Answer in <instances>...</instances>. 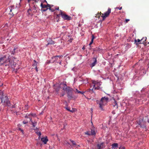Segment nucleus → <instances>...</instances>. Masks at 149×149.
I'll return each instance as SVG.
<instances>
[{
  "label": "nucleus",
  "instance_id": "1",
  "mask_svg": "<svg viewBox=\"0 0 149 149\" xmlns=\"http://www.w3.org/2000/svg\"><path fill=\"white\" fill-rule=\"evenodd\" d=\"M3 92L1 90L0 91V104L3 103H3L4 105L8 106L10 107L14 108L15 107L13 105L11 106L10 102L7 96L3 95Z\"/></svg>",
  "mask_w": 149,
  "mask_h": 149
},
{
  "label": "nucleus",
  "instance_id": "2",
  "mask_svg": "<svg viewBox=\"0 0 149 149\" xmlns=\"http://www.w3.org/2000/svg\"><path fill=\"white\" fill-rule=\"evenodd\" d=\"M61 85L63 86V90L67 92V96L68 98L70 99L72 98H73L72 93L74 91L73 89L69 86H67L65 84H61Z\"/></svg>",
  "mask_w": 149,
  "mask_h": 149
},
{
  "label": "nucleus",
  "instance_id": "3",
  "mask_svg": "<svg viewBox=\"0 0 149 149\" xmlns=\"http://www.w3.org/2000/svg\"><path fill=\"white\" fill-rule=\"evenodd\" d=\"M109 98L105 97H102L100 100L97 102L99 104V107L102 110H103V107L108 102Z\"/></svg>",
  "mask_w": 149,
  "mask_h": 149
},
{
  "label": "nucleus",
  "instance_id": "4",
  "mask_svg": "<svg viewBox=\"0 0 149 149\" xmlns=\"http://www.w3.org/2000/svg\"><path fill=\"white\" fill-rule=\"evenodd\" d=\"M60 15L64 20H69L71 19V17L65 14L64 12H62L61 10H60Z\"/></svg>",
  "mask_w": 149,
  "mask_h": 149
},
{
  "label": "nucleus",
  "instance_id": "5",
  "mask_svg": "<svg viewBox=\"0 0 149 149\" xmlns=\"http://www.w3.org/2000/svg\"><path fill=\"white\" fill-rule=\"evenodd\" d=\"M92 83L94 84L93 87L95 88V89H99L100 88L99 86L101 85L102 82L101 81H92Z\"/></svg>",
  "mask_w": 149,
  "mask_h": 149
},
{
  "label": "nucleus",
  "instance_id": "6",
  "mask_svg": "<svg viewBox=\"0 0 149 149\" xmlns=\"http://www.w3.org/2000/svg\"><path fill=\"white\" fill-rule=\"evenodd\" d=\"M62 56H54L52 58V59L50 60V61H52V62L54 63V62H56L58 63V62L57 61L59 60H61L63 57Z\"/></svg>",
  "mask_w": 149,
  "mask_h": 149
},
{
  "label": "nucleus",
  "instance_id": "7",
  "mask_svg": "<svg viewBox=\"0 0 149 149\" xmlns=\"http://www.w3.org/2000/svg\"><path fill=\"white\" fill-rule=\"evenodd\" d=\"M111 11V9L110 8H109L107 11L106 13H105L104 14H101V12H100V13L101 14H102V15L101 16L103 18L102 20H104V19L106 18V17H108L109 14L110 13Z\"/></svg>",
  "mask_w": 149,
  "mask_h": 149
},
{
  "label": "nucleus",
  "instance_id": "8",
  "mask_svg": "<svg viewBox=\"0 0 149 149\" xmlns=\"http://www.w3.org/2000/svg\"><path fill=\"white\" fill-rule=\"evenodd\" d=\"M146 38L145 39L144 38H143L141 40L139 39H138L137 40L135 39L134 40V43L136 45L140 44L143 43L144 42L146 41Z\"/></svg>",
  "mask_w": 149,
  "mask_h": 149
},
{
  "label": "nucleus",
  "instance_id": "9",
  "mask_svg": "<svg viewBox=\"0 0 149 149\" xmlns=\"http://www.w3.org/2000/svg\"><path fill=\"white\" fill-rule=\"evenodd\" d=\"M7 62V58L6 56L0 58V65H3L4 63Z\"/></svg>",
  "mask_w": 149,
  "mask_h": 149
},
{
  "label": "nucleus",
  "instance_id": "10",
  "mask_svg": "<svg viewBox=\"0 0 149 149\" xmlns=\"http://www.w3.org/2000/svg\"><path fill=\"white\" fill-rule=\"evenodd\" d=\"M91 61H92V62L90 64V66L93 67L97 63V61L96 58L95 57L93 58L91 60Z\"/></svg>",
  "mask_w": 149,
  "mask_h": 149
},
{
  "label": "nucleus",
  "instance_id": "11",
  "mask_svg": "<svg viewBox=\"0 0 149 149\" xmlns=\"http://www.w3.org/2000/svg\"><path fill=\"white\" fill-rule=\"evenodd\" d=\"M25 117L26 118H27L29 117L30 118V121H31L33 118H36V116L35 114L31 113L29 115H28V116L26 115Z\"/></svg>",
  "mask_w": 149,
  "mask_h": 149
},
{
  "label": "nucleus",
  "instance_id": "12",
  "mask_svg": "<svg viewBox=\"0 0 149 149\" xmlns=\"http://www.w3.org/2000/svg\"><path fill=\"white\" fill-rule=\"evenodd\" d=\"M33 129L35 130V131L36 133L39 136L38 138H40L41 134L40 132H38L39 130V129L37 127H36V128H34Z\"/></svg>",
  "mask_w": 149,
  "mask_h": 149
},
{
  "label": "nucleus",
  "instance_id": "13",
  "mask_svg": "<svg viewBox=\"0 0 149 149\" xmlns=\"http://www.w3.org/2000/svg\"><path fill=\"white\" fill-rule=\"evenodd\" d=\"M145 122H139L138 123L141 127L144 128L146 127V125L145 124Z\"/></svg>",
  "mask_w": 149,
  "mask_h": 149
},
{
  "label": "nucleus",
  "instance_id": "14",
  "mask_svg": "<svg viewBox=\"0 0 149 149\" xmlns=\"http://www.w3.org/2000/svg\"><path fill=\"white\" fill-rule=\"evenodd\" d=\"M41 141L43 142L44 144H46L47 142L48 141V140L47 139V137L46 138L43 137L41 139Z\"/></svg>",
  "mask_w": 149,
  "mask_h": 149
},
{
  "label": "nucleus",
  "instance_id": "15",
  "mask_svg": "<svg viewBox=\"0 0 149 149\" xmlns=\"http://www.w3.org/2000/svg\"><path fill=\"white\" fill-rule=\"evenodd\" d=\"M70 141L71 142L72 146L74 147H76L77 146H79V145H77L75 142L73 140H70Z\"/></svg>",
  "mask_w": 149,
  "mask_h": 149
},
{
  "label": "nucleus",
  "instance_id": "16",
  "mask_svg": "<svg viewBox=\"0 0 149 149\" xmlns=\"http://www.w3.org/2000/svg\"><path fill=\"white\" fill-rule=\"evenodd\" d=\"M27 123V122H23L21 123V124H19L18 125V127H21L22 126V125H24L25 124H26Z\"/></svg>",
  "mask_w": 149,
  "mask_h": 149
},
{
  "label": "nucleus",
  "instance_id": "17",
  "mask_svg": "<svg viewBox=\"0 0 149 149\" xmlns=\"http://www.w3.org/2000/svg\"><path fill=\"white\" fill-rule=\"evenodd\" d=\"M103 145V143H102L100 144H98L97 145V147L98 148V149H101V147Z\"/></svg>",
  "mask_w": 149,
  "mask_h": 149
},
{
  "label": "nucleus",
  "instance_id": "18",
  "mask_svg": "<svg viewBox=\"0 0 149 149\" xmlns=\"http://www.w3.org/2000/svg\"><path fill=\"white\" fill-rule=\"evenodd\" d=\"M74 91L75 92V93H79L82 94H83L84 93V92L79 91L77 89H76L75 91L74 90Z\"/></svg>",
  "mask_w": 149,
  "mask_h": 149
},
{
  "label": "nucleus",
  "instance_id": "19",
  "mask_svg": "<svg viewBox=\"0 0 149 149\" xmlns=\"http://www.w3.org/2000/svg\"><path fill=\"white\" fill-rule=\"evenodd\" d=\"M118 144L117 143H114L112 144V146L113 148L116 147H118Z\"/></svg>",
  "mask_w": 149,
  "mask_h": 149
},
{
  "label": "nucleus",
  "instance_id": "20",
  "mask_svg": "<svg viewBox=\"0 0 149 149\" xmlns=\"http://www.w3.org/2000/svg\"><path fill=\"white\" fill-rule=\"evenodd\" d=\"M40 6L42 8H47L46 5L45 4H43L42 3H41Z\"/></svg>",
  "mask_w": 149,
  "mask_h": 149
},
{
  "label": "nucleus",
  "instance_id": "21",
  "mask_svg": "<svg viewBox=\"0 0 149 149\" xmlns=\"http://www.w3.org/2000/svg\"><path fill=\"white\" fill-rule=\"evenodd\" d=\"M32 124L33 125V126L35 128H36L35 127L37 123L36 122H32Z\"/></svg>",
  "mask_w": 149,
  "mask_h": 149
},
{
  "label": "nucleus",
  "instance_id": "22",
  "mask_svg": "<svg viewBox=\"0 0 149 149\" xmlns=\"http://www.w3.org/2000/svg\"><path fill=\"white\" fill-rule=\"evenodd\" d=\"M33 62H34V63H33V66H35V67H36V66H37V63L35 60H34Z\"/></svg>",
  "mask_w": 149,
  "mask_h": 149
},
{
  "label": "nucleus",
  "instance_id": "23",
  "mask_svg": "<svg viewBox=\"0 0 149 149\" xmlns=\"http://www.w3.org/2000/svg\"><path fill=\"white\" fill-rule=\"evenodd\" d=\"M91 134L92 135H95V133L93 130H91Z\"/></svg>",
  "mask_w": 149,
  "mask_h": 149
},
{
  "label": "nucleus",
  "instance_id": "24",
  "mask_svg": "<svg viewBox=\"0 0 149 149\" xmlns=\"http://www.w3.org/2000/svg\"><path fill=\"white\" fill-rule=\"evenodd\" d=\"M54 44V41H53L52 40L50 42L48 43L47 44V45L49 44Z\"/></svg>",
  "mask_w": 149,
  "mask_h": 149
},
{
  "label": "nucleus",
  "instance_id": "25",
  "mask_svg": "<svg viewBox=\"0 0 149 149\" xmlns=\"http://www.w3.org/2000/svg\"><path fill=\"white\" fill-rule=\"evenodd\" d=\"M113 105L114 106H115L116 105L117 106L118 105L116 101H115L113 103Z\"/></svg>",
  "mask_w": 149,
  "mask_h": 149
},
{
  "label": "nucleus",
  "instance_id": "26",
  "mask_svg": "<svg viewBox=\"0 0 149 149\" xmlns=\"http://www.w3.org/2000/svg\"><path fill=\"white\" fill-rule=\"evenodd\" d=\"M60 15H60V13L59 14H57L56 15V18L59 19Z\"/></svg>",
  "mask_w": 149,
  "mask_h": 149
},
{
  "label": "nucleus",
  "instance_id": "27",
  "mask_svg": "<svg viewBox=\"0 0 149 149\" xmlns=\"http://www.w3.org/2000/svg\"><path fill=\"white\" fill-rule=\"evenodd\" d=\"M51 7H50L49 8V9L52 12H54V10L52 9V8H51Z\"/></svg>",
  "mask_w": 149,
  "mask_h": 149
},
{
  "label": "nucleus",
  "instance_id": "28",
  "mask_svg": "<svg viewBox=\"0 0 149 149\" xmlns=\"http://www.w3.org/2000/svg\"><path fill=\"white\" fill-rule=\"evenodd\" d=\"M48 9V8H47L46 9H41V11H42V13H43L44 12H45L46 11H47Z\"/></svg>",
  "mask_w": 149,
  "mask_h": 149
},
{
  "label": "nucleus",
  "instance_id": "29",
  "mask_svg": "<svg viewBox=\"0 0 149 149\" xmlns=\"http://www.w3.org/2000/svg\"><path fill=\"white\" fill-rule=\"evenodd\" d=\"M19 130L20 131H21V132L23 133V134H24V131H23V130H22L20 128H19Z\"/></svg>",
  "mask_w": 149,
  "mask_h": 149
},
{
  "label": "nucleus",
  "instance_id": "30",
  "mask_svg": "<svg viewBox=\"0 0 149 149\" xmlns=\"http://www.w3.org/2000/svg\"><path fill=\"white\" fill-rule=\"evenodd\" d=\"M8 61L9 62V63L10 64V65H11L12 63V61L11 60L9 59L8 60Z\"/></svg>",
  "mask_w": 149,
  "mask_h": 149
},
{
  "label": "nucleus",
  "instance_id": "31",
  "mask_svg": "<svg viewBox=\"0 0 149 149\" xmlns=\"http://www.w3.org/2000/svg\"><path fill=\"white\" fill-rule=\"evenodd\" d=\"M85 134H87V135H90L91 134H90V132H86L85 133Z\"/></svg>",
  "mask_w": 149,
  "mask_h": 149
},
{
  "label": "nucleus",
  "instance_id": "32",
  "mask_svg": "<svg viewBox=\"0 0 149 149\" xmlns=\"http://www.w3.org/2000/svg\"><path fill=\"white\" fill-rule=\"evenodd\" d=\"M125 148L124 146H120L119 148V149H125Z\"/></svg>",
  "mask_w": 149,
  "mask_h": 149
},
{
  "label": "nucleus",
  "instance_id": "33",
  "mask_svg": "<svg viewBox=\"0 0 149 149\" xmlns=\"http://www.w3.org/2000/svg\"><path fill=\"white\" fill-rule=\"evenodd\" d=\"M46 6H47V8L48 7H49V8L50 7H51V6L49 4H47V5H46Z\"/></svg>",
  "mask_w": 149,
  "mask_h": 149
},
{
  "label": "nucleus",
  "instance_id": "34",
  "mask_svg": "<svg viewBox=\"0 0 149 149\" xmlns=\"http://www.w3.org/2000/svg\"><path fill=\"white\" fill-rule=\"evenodd\" d=\"M93 41L92 40H91V42H90V43L89 44V45L90 46L93 43Z\"/></svg>",
  "mask_w": 149,
  "mask_h": 149
},
{
  "label": "nucleus",
  "instance_id": "35",
  "mask_svg": "<svg viewBox=\"0 0 149 149\" xmlns=\"http://www.w3.org/2000/svg\"><path fill=\"white\" fill-rule=\"evenodd\" d=\"M15 48H14L13 49V51H12L11 52V54H14V51L15 50Z\"/></svg>",
  "mask_w": 149,
  "mask_h": 149
},
{
  "label": "nucleus",
  "instance_id": "36",
  "mask_svg": "<svg viewBox=\"0 0 149 149\" xmlns=\"http://www.w3.org/2000/svg\"><path fill=\"white\" fill-rule=\"evenodd\" d=\"M31 9H29L28 10L27 13H28L29 15L30 14V13L29 12V11H31Z\"/></svg>",
  "mask_w": 149,
  "mask_h": 149
},
{
  "label": "nucleus",
  "instance_id": "37",
  "mask_svg": "<svg viewBox=\"0 0 149 149\" xmlns=\"http://www.w3.org/2000/svg\"><path fill=\"white\" fill-rule=\"evenodd\" d=\"M130 19H125V22L126 23L127 22L129 21H130Z\"/></svg>",
  "mask_w": 149,
  "mask_h": 149
},
{
  "label": "nucleus",
  "instance_id": "38",
  "mask_svg": "<svg viewBox=\"0 0 149 149\" xmlns=\"http://www.w3.org/2000/svg\"><path fill=\"white\" fill-rule=\"evenodd\" d=\"M95 51H100V49L99 48H96L95 49Z\"/></svg>",
  "mask_w": 149,
  "mask_h": 149
},
{
  "label": "nucleus",
  "instance_id": "39",
  "mask_svg": "<svg viewBox=\"0 0 149 149\" xmlns=\"http://www.w3.org/2000/svg\"><path fill=\"white\" fill-rule=\"evenodd\" d=\"M66 109L67 110H68V111H70V108H69L68 107H66Z\"/></svg>",
  "mask_w": 149,
  "mask_h": 149
},
{
  "label": "nucleus",
  "instance_id": "40",
  "mask_svg": "<svg viewBox=\"0 0 149 149\" xmlns=\"http://www.w3.org/2000/svg\"><path fill=\"white\" fill-rule=\"evenodd\" d=\"M92 38L91 39V40H92L93 41V40L95 38V37H94V36L93 35H92Z\"/></svg>",
  "mask_w": 149,
  "mask_h": 149
},
{
  "label": "nucleus",
  "instance_id": "41",
  "mask_svg": "<svg viewBox=\"0 0 149 149\" xmlns=\"http://www.w3.org/2000/svg\"><path fill=\"white\" fill-rule=\"evenodd\" d=\"M33 9L34 10H36V7L35 6H34L33 7Z\"/></svg>",
  "mask_w": 149,
  "mask_h": 149
},
{
  "label": "nucleus",
  "instance_id": "42",
  "mask_svg": "<svg viewBox=\"0 0 149 149\" xmlns=\"http://www.w3.org/2000/svg\"><path fill=\"white\" fill-rule=\"evenodd\" d=\"M116 8L118 9L119 10H120L122 9V7H117Z\"/></svg>",
  "mask_w": 149,
  "mask_h": 149
},
{
  "label": "nucleus",
  "instance_id": "43",
  "mask_svg": "<svg viewBox=\"0 0 149 149\" xmlns=\"http://www.w3.org/2000/svg\"><path fill=\"white\" fill-rule=\"evenodd\" d=\"M35 69L36 70V71L37 72L38 71V70L37 66H36V67H35Z\"/></svg>",
  "mask_w": 149,
  "mask_h": 149
},
{
  "label": "nucleus",
  "instance_id": "44",
  "mask_svg": "<svg viewBox=\"0 0 149 149\" xmlns=\"http://www.w3.org/2000/svg\"><path fill=\"white\" fill-rule=\"evenodd\" d=\"M70 111L71 112H73L74 111V109H72V110H70Z\"/></svg>",
  "mask_w": 149,
  "mask_h": 149
},
{
  "label": "nucleus",
  "instance_id": "45",
  "mask_svg": "<svg viewBox=\"0 0 149 149\" xmlns=\"http://www.w3.org/2000/svg\"><path fill=\"white\" fill-rule=\"evenodd\" d=\"M59 61H60V62L59 63L60 65L61 64V60H59Z\"/></svg>",
  "mask_w": 149,
  "mask_h": 149
},
{
  "label": "nucleus",
  "instance_id": "46",
  "mask_svg": "<svg viewBox=\"0 0 149 149\" xmlns=\"http://www.w3.org/2000/svg\"><path fill=\"white\" fill-rule=\"evenodd\" d=\"M64 95H65L64 93L62 94H61V97L63 96Z\"/></svg>",
  "mask_w": 149,
  "mask_h": 149
},
{
  "label": "nucleus",
  "instance_id": "47",
  "mask_svg": "<svg viewBox=\"0 0 149 149\" xmlns=\"http://www.w3.org/2000/svg\"><path fill=\"white\" fill-rule=\"evenodd\" d=\"M3 84L2 83H0V86H2Z\"/></svg>",
  "mask_w": 149,
  "mask_h": 149
},
{
  "label": "nucleus",
  "instance_id": "48",
  "mask_svg": "<svg viewBox=\"0 0 149 149\" xmlns=\"http://www.w3.org/2000/svg\"><path fill=\"white\" fill-rule=\"evenodd\" d=\"M82 49L83 50H84V49H85V48L84 46V47H82Z\"/></svg>",
  "mask_w": 149,
  "mask_h": 149
},
{
  "label": "nucleus",
  "instance_id": "49",
  "mask_svg": "<svg viewBox=\"0 0 149 149\" xmlns=\"http://www.w3.org/2000/svg\"><path fill=\"white\" fill-rule=\"evenodd\" d=\"M44 2H46V3H47V1H46V0H45L44 1Z\"/></svg>",
  "mask_w": 149,
  "mask_h": 149
},
{
  "label": "nucleus",
  "instance_id": "50",
  "mask_svg": "<svg viewBox=\"0 0 149 149\" xmlns=\"http://www.w3.org/2000/svg\"><path fill=\"white\" fill-rule=\"evenodd\" d=\"M56 9L58 10L59 9V7H58V8H56Z\"/></svg>",
  "mask_w": 149,
  "mask_h": 149
},
{
  "label": "nucleus",
  "instance_id": "51",
  "mask_svg": "<svg viewBox=\"0 0 149 149\" xmlns=\"http://www.w3.org/2000/svg\"><path fill=\"white\" fill-rule=\"evenodd\" d=\"M59 19H58L57 20V22H58L59 21Z\"/></svg>",
  "mask_w": 149,
  "mask_h": 149
},
{
  "label": "nucleus",
  "instance_id": "52",
  "mask_svg": "<svg viewBox=\"0 0 149 149\" xmlns=\"http://www.w3.org/2000/svg\"><path fill=\"white\" fill-rule=\"evenodd\" d=\"M12 11V10L11 9L10 10V12H11Z\"/></svg>",
  "mask_w": 149,
  "mask_h": 149
},
{
  "label": "nucleus",
  "instance_id": "53",
  "mask_svg": "<svg viewBox=\"0 0 149 149\" xmlns=\"http://www.w3.org/2000/svg\"><path fill=\"white\" fill-rule=\"evenodd\" d=\"M38 0H36V2H38Z\"/></svg>",
  "mask_w": 149,
  "mask_h": 149
},
{
  "label": "nucleus",
  "instance_id": "54",
  "mask_svg": "<svg viewBox=\"0 0 149 149\" xmlns=\"http://www.w3.org/2000/svg\"><path fill=\"white\" fill-rule=\"evenodd\" d=\"M69 41L70 42H72L70 40H69Z\"/></svg>",
  "mask_w": 149,
  "mask_h": 149
},
{
  "label": "nucleus",
  "instance_id": "55",
  "mask_svg": "<svg viewBox=\"0 0 149 149\" xmlns=\"http://www.w3.org/2000/svg\"><path fill=\"white\" fill-rule=\"evenodd\" d=\"M91 123H92V124H93V123H92V121H91Z\"/></svg>",
  "mask_w": 149,
  "mask_h": 149
},
{
  "label": "nucleus",
  "instance_id": "56",
  "mask_svg": "<svg viewBox=\"0 0 149 149\" xmlns=\"http://www.w3.org/2000/svg\"><path fill=\"white\" fill-rule=\"evenodd\" d=\"M112 113H113V114H114V112H113H113H112Z\"/></svg>",
  "mask_w": 149,
  "mask_h": 149
},
{
  "label": "nucleus",
  "instance_id": "57",
  "mask_svg": "<svg viewBox=\"0 0 149 149\" xmlns=\"http://www.w3.org/2000/svg\"><path fill=\"white\" fill-rule=\"evenodd\" d=\"M112 113H113V114H114V112H113H113H112Z\"/></svg>",
  "mask_w": 149,
  "mask_h": 149
},
{
  "label": "nucleus",
  "instance_id": "58",
  "mask_svg": "<svg viewBox=\"0 0 149 149\" xmlns=\"http://www.w3.org/2000/svg\"><path fill=\"white\" fill-rule=\"evenodd\" d=\"M38 1H41V0H38Z\"/></svg>",
  "mask_w": 149,
  "mask_h": 149
},
{
  "label": "nucleus",
  "instance_id": "59",
  "mask_svg": "<svg viewBox=\"0 0 149 149\" xmlns=\"http://www.w3.org/2000/svg\"><path fill=\"white\" fill-rule=\"evenodd\" d=\"M148 121H149V119L148 120Z\"/></svg>",
  "mask_w": 149,
  "mask_h": 149
},
{
  "label": "nucleus",
  "instance_id": "60",
  "mask_svg": "<svg viewBox=\"0 0 149 149\" xmlns=\"http://www.w3.org/2000/svg\"><path fill=\"white\" fill-rule=\"evenodd\" d=\"M142 121H143V119L142 120Z\"/></svg>",
  "mask_w": 149,
  "mask_h": 149
},
{
  "label": "nucleus",
  "instance_id": "61",
  "mask_svg": "<svg viewBox=\"0 0 149 149\" xmlns=\"http://www.w3.org/2000/svg\"><path fill=\"white\" fill-rule=\"evenodd\" d=\"M148 122L149 123V122Z\"/></svg>",
  "mask_w": 149,
  "mask_h": 149
}]
</instances>
